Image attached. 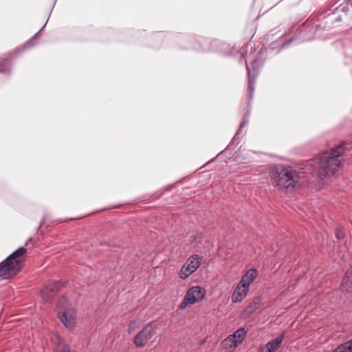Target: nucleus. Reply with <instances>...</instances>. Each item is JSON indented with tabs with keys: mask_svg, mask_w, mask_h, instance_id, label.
<instances>
[{
	"mask_svg": "<svg viewBox=\"0 0 352 352\" xmlns=\"http://www.w3.org/2000/svg\"><path fill=\"white\" fill-rule=\"evenodd\" d=\"M344 146L339 144L329 151L322 152L307 164V169L311 173H316L320 179H324L334 175L342 166V154Z\"/></svg>",
	"mask_w": 352,
	"mask_h": 352,
	"instance_id": "1",
	"label": "nucleus"
},
{
	"mask_svg": "<svg viewBox=\"0 0 352 352\" xmlns=\"http://www.w3.org/2000/svg\"><path fill=\"white\" fill-rule=\"evenodd\" d=\"M270 176L273 184L280 189L291 191L300 185V178L291 166L276 168L270 172Z\"/></svg>",
	"mask_w": 352,
	"mask_h": 352,
	"instance_id": "2",
	"label": "nucleus"
},
{
	"mask_svg": "<svg viewBox=\"0 0 352 352\" xmlns=\"http://www.w3.org/2000/svg\"><path fill=\"white\" fill-rule=\"evenodd\" d=\"M26 252V249L21 247L11 254H10L5 260L0 263V278L6 279L11 275L16 273L18 270L19 265L21 262L20 258Z\"/></svg>",
	"mask_w": 352,
	"mask_h": 352,
	"instance_id": "3",
	"label": "nucleus"
},
{
	"mask_svg": "<svg viewBox=\"0 0 352 352\" xmlns=\"http://www.w3.org/2000/svg\"><path fill=\"white\" fill-rule=\"evenodd\" d=\"M263 65V61L260 58H255L252 63V69L245 61L246 69L248 75V96L250 99H252V95L254 91V84L256 80V78L258 74V69Z\"/></svg>",
	"mask_w": 352,
	"mask_h": 352,
	"instance_id": "4",
	"label": "nucleus"
},
{
	"mask_svg": "<svg viewBox=\"0 0 352 352\" xmlns=\"http://www.w3.org/2000/svg\"><path fill=\"white\" fill-rule=\"evenodd\" d=\"M202 256L198 254L190 256L184 265L182 266L179 275L182 279L187 278L190 275L194 273L201 265Z\"/></svg>",
	"mask_w": 352,
	"mask_h": 352,
	"instance_id": "5",
	"label": "nucleus"
},
{
	"mask_svg": "<svg viewBox=\"0 0 352 352\" xmlns=\"http://www.w3.org/2000/svg\"><path fill=\"white\" fill-rule=\"evenodd\" d=\"M153 326L148 324L135 336L133 342L137 347H142L153 336Z\"/></svg>",
	"mask_w": 352,
	"mask_h": 352,
	"instance_id": "6",
	"label": "nucleus"
},
{
	"mask_svg": "<svg viewBox=\"0 0 352 352\" xmlns=\"http://www.w3.org/2000/svg\"><path fill=\"white\" fill-rule=\"evenodd\" d=\"M246 335V331L244 328L237 329L232 335L229 336L224 340L225 345H228L230 348H235L241 344Z\"/></svg>",
	"mask_w": 352,
	"mask_h": 352,
	"instance_id": "7",
	"label": "nucleus"
},
{
	"mask_svg": "<svg viewBox=\"0 0 352 352\" xmlns=\"http://www.w3.org/2000/svg\"><path fill=\"white\" fill-rule=\"evenodd\" d=\"M205 294L206 290L204 288L200 286H192L188 289L185 296L191 302V304L194 305L203 300Z\"/></svg>",
	"mask_w": 352,
	"mask_h": 352,
	"instance_id": "8",
	"label": "nucleus"
},
{
	"mask_svg": "<svg viewBox=\"0 0 352 352\" xmlns=\"http://www.w3.org/2000/svg\"><path fill=\"white\" fill-rule=\"evenodd\" d=\"M258 272L255 268H252L246 272L242 277L239 285L242 288L249 289L250 284L256 279Z\"/></svg>",
	"mask_w": 352,
	"mask_h": 352,
	"instance_id": "9",
	"label": "nucleus"
},
{
	"mask_svg": "<svg viewBox=\"0 0 352 352\" xmlns=\"http://www.w3.org/2000/svg\"><path fill=\"white\" fill-rule=\"evenodd\" d=\"M58 318L60 322L67 328L72 329L75 324L74 313L69 310L58 313Z\"/></svg>",
	"mask_w": 352,
	"mask_h": 352,
	"instance_id": "10",
	"label": "nucleus"
},
{
	"mask_svg": "<svg viewBox=\"0 0 352 352\" xmlns=\"http://www.w3.org/2000/svg\"><path fill=\"white\" fill-rule=\"evenodd\" d=\"M340 289L344 293H348L352 290V267L349 269L343 278Z\"/></svg>",
	"mask_w": 352,
	"mask_h": 352,
	"instance_id": "11",
	"label": "nucleus"
},
{
	"mask_svg": "<svg viewBox=\"0 0 352 352\" xmlns=\"http://www.w3.org/2000/svg\"><path fill=\"white\" fill-rule=\"evenodd\" d=\"M54 342L56 345V350L58 352H74L71 349L70 346L67 344L62 340L58 334L54 336Z\"/></svg>",
	"mask_w": 352,
	"mask_h": 352,
	"instance_id": "12",
	"label": "nucleus"
},
{
	"mask_svg": "<svg viewBox=\"0 0 352 352\" xmlns=\"http://www.w3.org/2000/svg\"><path fill=\"white\" fill-rule=\"evenodd\" d=\"M249 289L242 288L239 285L234 291L232 296L233 302H241L247 295Z\"/></svg>",
	"mask_w": 352,
	"mask_h": 352,
	"instance_id": "13",
	"label": "nucleus"
},
{
	"mask_svg": "<svg viewBox=\"0 0 352 352\" xmlns=\"http://www.w3.org/2000/svg\"><path fill=\"white\" fill-rule=\"evenodd\" d=\"M283 340V336H281L272 341L268 342L263 348L265 352H274L280 346Z\"/></svg>",
	"mask_w": 352,
	"mask_h": 352,
	"instance_id": "14",
	"label": "nucleus"
},
{
	"mask_svg": "<svg viewBox=\"0 0 352 352\" xmlns=\"http://www.w3.org/2000/svg\"><path fill=\"white\" fill-rule=\"evenodd\" d=\"M261 305V299L260 297L254 298L251 302L248 305L244 312L246 315L250 316L252 314L256 309H258Z\"/></svg>",
	"mask_w": 352,
	"mask_h": 352,
	"instance_id": "15",
	"label": "nucleus"
},
{
	"mask_svg": "<svg viewBox=\"0 0 352 352\" xmlns=\"http://www.w3.org/2000/svg\"><path fill=\"white\" fill-rule=\"evenodd\" d=\"M63 285V283L60 281H50L47 283L45 287L47 288L49 292L54 296Z\"/></svg>",
	"mask_w": 352,
	"mask_h": 352,
	"instance_id": "16",
	"label": "nucleus"
},
{
	"mask_svg": "<svg viewBox=\"0 0 352 352\" xmlns=\"http://www.w3.org/2000/svg\"><path fill=\"white\" fill-rule=\"evenodd\" d=\"M333 352H352V339L338 346Z\"/></svg>",
	"mask_w": 352,
	"mask_h": 352,
	"instance_id": "17",
	"label": "nucleus"
},
{
	"mask_svg": "<svg viewBox=\"0 0 352 352\" xmlns=\"http://www.w3.org/2000/svg\"><path fill=\"white\" fill-rule=\"evenodd\" d=\"M11 56L6 58L1 63H0V73H9L11 69Z\"/></svg>",
	"mask_w": 352,
	"mask_h": 352,
	"instance_id": "18",
	"label": "nucleus"
},
{
	"mask_svg": "<svg viewBox=\"0 0 352 352\" xmlns=\"http://www.w3.org/2000/svg\"><path fill=\"white\" fill-rule=\"evenodd\" d=\"M41 296L43 298V300L45 301H50L54 298V296L49 292L48 289L46 288L45 286L41 290Z\"/></svg>",
	"mask_w": 352,
	"mask_h": 352,
	"instance_id": "19",
	"label": "nucleus"
},
{
	"mask_svg": "<svg viewBox=\"0 0 352 352\" xmlns=\"http://www.w3.org/2000/svg\"><path fill=\"white\" fill-rule=\"evenodd\" d=\"M45 25H46V23L42 27V28L29 41H28L27 43H25L24 44V45L22 47V50L28 48V47H31V46H32L34 45L33 44L34 39H35L38 36V35L40 34V32L42 31V30L45 28Z\"/></svg>",
	"mask_w": 352,
	"mask_h": 352,
	"instance_id": "20",
	"label": "nucleus"
},
{
	"mask_svg": "<svg viewBox=\"0 0 352 352\" xmlns=\"http://www.w3.org/2000/svg\"><path fill=\"white\" fill-rule=\"evenodd\" d=\"M249 116H250V111H248L245 113V115H244V116H243V120H242V122H241V124H240V126H239V129H238V131H237V133H236V135H235V136H236V135L239 133V132H240V131L241 130V129L245 126V124L246 123H248V122ZM236 138V137H234V138Z\"/></svg>",
	"mask_w": 352,
	"mask_h": 352,
	"instance_id": "21",
	"label": "nucleus"
},
{
	"mask_svg": "<svg viewBox=\"0 0 352 352\" xmlns=\"http://www.w3.org/2000/svg\"><path fill=\"white\" fill-rule=\"evenodd\" d=\"M192 305V304H191V302H190V301H189V300H188V298L185 296H184V299H183L182 302V303L180 304V305H179V309H185V308L187 307V305Z\"/></svg>",
	"mask_w": 352,
	"mask_h": 352,
	"instance_id": "22",
	"label": "nucleus"
},
{
	"mask_svg": "<svg viewBox=\"0 0 352 352\" xmlns=\"http://www.w3.org/2000/svg\"><path fill=\"white\" fill-rule=\"evenodd\" d=\"M336 237L339 240L344 239V232L342 230L338 229L336 232Z\"/></svg>",
	"mask_w": 352,
	"mask_h": 352,
	"instance_id": "23",
	"label": "nucleus"
},
{
	"mask_svg": "<svg viewBox=\"0 0 352 352\" xmlns=\"http://www.w3.org/2000/svg\"><path fill=\"white\" fill-rule=\"evenodd\" d=\"M293 41V38L289 39L282 45V48H285L289 45V44Z\"/></svg>",
	"mask_w": 352,
	"mask_h": 352,
	"instance_id": "24",
	"label": "nucleus"
},
{
	"mask_svg": "<svg viewBox=\"0 0 352 352\" xmlns=\"http://www.w3.org/2000/svg\"><path fill=\"white\" fill-rule=\"evenodd\" d=\"M47 215L43 216L42 220L40 222L38 228H41L43 225V223H45V221L47 219Z\"/></svg>",
	"mask_w": 352,
	"mask_h": 352,
	"instance_id": "25",
	"label": "nucleus"
},
{
	"mask_svg": "<svg viewBox=\"0 0 352 352\" xmlns=\"http://www.w3.org/2000/svg\"><path fill=\"white\" fill-rule=\"evenodd\" d=\"M63 302H67V298L65 297H62L60 299H59L58 300V306L60 305V303Z\"/></svg>",
	"mask_w": 352,
	"mask_h": 352,
	"instance_id": "26",
	"label": "nucleus"
},
{
	"mask_svg": "<svg viewBox=\"0 0 352 352\" xmlns=\"http://www.w3.org/2000/svg\"><path fill=\"white\" fill-rule=\"evenodd\" d=\"M351 8H352V3H351Z\"/></svg>",
	"mask_w": 352,
	"mask_h": 352,
	"instance_id": "27",
	"label": "nucleus"
}]
</instances>
